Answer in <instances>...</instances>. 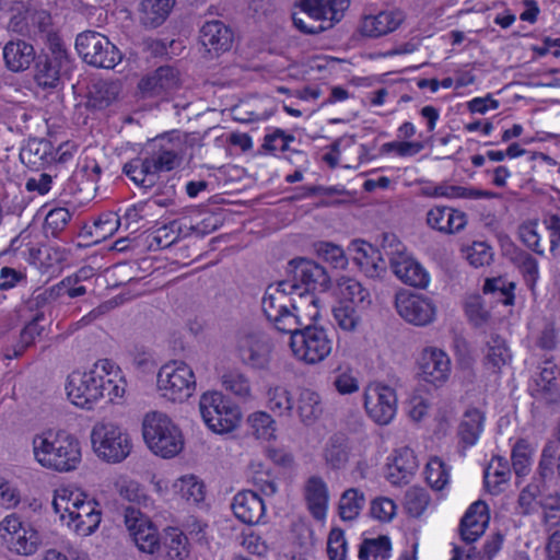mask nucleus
<instances>
[{"label":"nucleus","instance_id":"nucleus-55","mask_svg":"<svg viewBox=\"0 0 560 560\" xmlns=\"http://www.w3.org/2000/svg\"><path fill=\"white\" fill-rule=\"evenodd\" d=\"M425 480L434 490H442L448 485L450 469L440 457H432L427 463Z\"/></svg>","mask_w":560,"mask_h":560},{"label":"nucleus","instance_id":"nucleus-51","mask_svg":"<svg viewBox=\"0 0 560 560\" xmlns=\"http://www.w3.org/2000/svg\"><path fill=\"white\" fill-rule=\"evenodd\" d=\"M434 198H464V199H490L494 194L489 190L476 189L464 186L441 184L434 186Z\"/></svg>","mask_w":560,"mask_h":560},{"label":"nucleus","instance_id":"nucleus-38","mask_svg":"<svg viewBox=\"0 0 560 560\" xmlns=\"http://www.w3.org/2000/svg\"><path fill=\"white\" fill-rule=\"evenodd\" d=\"M485 415L478 408H468L459 422L458 436L466 446H472L477 443L483 430Z\"/></svg>","mask_w":560,"mask_h":560},{"label":"nucleus","instance_id":"nucleus-57","mask_svg":"<svg viewBox=\"0 0 560 560\" xmlns=\"http://www.w3.org/2000/svg\"><path fill=\"white\" fill-rule=\"evenodd\" d=\"M72 218L67 208H54L45 218L44 231L46 236L58 237L67 228Z\"/></svg>","mask_w":560,"mask_h":560},{"label":"nucleus","instance_id":"nucleus-60","mask_svg":"<svg viewBox=\"0 0 560 560\" xmlns=\"http://www.w3.org/2000/svg\"><path fill=\"white\" fill-rule=\"evenodd\" d=\"M514 262L520 269L526 284L534 289L539 278L538 261L529 253L521 250L516 253Z\"/></svg>","mask_w":560,"mask_h":560},{"label":"nucleus","instance_id":"nucleus-61","mask_svg":"<svg viewBox=\"0 0 560 560\" xmlns=\"http://www.w3.org/2000/svg\"><path fill=\"white\" fill-rule=\"evenodd\" d=\"M332 385L341 395H349L359 390V380L350 368L336 369Z\"/></svg>","mask_w":560,"mask_h":560},{"label":"nucleus","instance_id":"nucleus-49","mask_svg":"<svg viewBox=\"0 0 560 560\" xmlns=\"http://www.w3.org/2000/svg\"><path fill=\"white\" fill-rule=\"evenodd\" d=\"M90 94L94 107L101 109L106 108L118 98L120 94V83L106 80L97 81L93 84Z\"/></svg>","mask_w":560,"mask_h":560},{"label":"nucleus","instance_id":"nucleus-21","mask_svg":"<svg viewBox=\"0 0 560 560\" xmlns=\"http://www.w3.org/2000/svg\"><path fill=\"white\" fill-rule=\"evenodd\" d=\"M180 84L179 71L172 66H162L141 79L139 90L145 97L162 96L175 91Z\"/></svg>","mask_w":560,"mask_h":560},{"label":"nucleus","instance_id":"nucleus-29","mask_svg":"<svg viewBox=\"0 0 560 560\" xmlns=\"http://www.w3.org/2000/svg\"><path fill=\"white\" fill-rule=\"evenodd\" d=\"M151 214L150 203L145 201L138 202L128 207L122 215L117 213H107L97 220V226L103 223L117 224L119 228L124 226L125 230H129L132 233L143 228L142 221Z\"/></svg>","mask_w":560,"mask_h":560},{"label":"nucleus","instance_id":"nucleus-18","mask_svg":"<svg viewBox=\"0 0 560 560\" xmlns=\"http://www.w3.org/2000/svg\"><path fill=\"white\" fill-rule=\"evenodd\" d=\"M364 408L378 424H388L396 415L397 396L395 390L384 384H370L364 392Z\"/></svg>","mask_w":560,"mask_h":560},{"label":"nucleus","instance_id":"nucleus-41","mask_svg":"<svg viewBox=\"0 0 560 560\" xmlns=\"http://www.w3.org/2000/svg\"><path fill=\"white\" fill-rule=\"evenodd\" d=\"M511 478V468L509 462L501 457L494 456L485 470V483L492 494L500 493Z\"/></svg>","mask_w":560,"mask_h":560},{"label":"nucleus","instance_id":"nucleus-27","mask_svg":"<svg viewBox=\"0 0 560 560\" xmlns=\"http://www.w3.org/2000/svg\"><path fill=\"white\" fill-rule=\"evenodd\" d=\"M488 506L482 501L474 502L462 518L459 532L462 539L468 544L476 541L489 522Z\"/></svg>","mask_w":560,"mask_h":560},{"label":"nucleus","instance_id":"nucleus-12","mask_svg":"<svg viewBox=\"0 0 560 560\" xmlns=\"http://www.w3.org/2000/svg\"><path fill=\"white\" fill-rule=\"evenodd\" d=\"M384 256L395 276L404 283L424 289L430 281L427 270L406 252L405 245L394 235H386L382 245Z\"/></svg>","mask_w":560,"mask_h":560},{"label":"nucleus","instance_id":"nucleus-30","mask_svg":"<svg viewBox=\"0 0 560 560\" xmlns=\"http://www.w3.org/2000/svg\"><path fill=\"white\" fill-rule=\"evenodd\" d=\"M122 171L136 185L145 190L156 185L161 173L149 155L129 161Z\"/></svg>","mask_w":560,"mask_h":560},{"label":"nucleus","instance_id":"nucleus-62","mask_svg":"<svg viewBox=\"0 0 560 560\" xmlns=\"http://www.w3.org/2000/svg\"><path fill=\"white\" fill-rule=\"evenodd\" d=\"M180 224L178 221H172L168 224H165L159 229H156L152 233V241L150 246H155L158 248H167L172 244H174L179 238Z\"/></svg>","mask_w":560,"mask_h":560},{"label":"nucleus","instance_id":"nucleus-64","mask_svg":"<svg viewBox=\"0 0 560 560\" xmlns=\"http://www.w3.org/2000/svg\"><path fill=\"white\" fill-rule=\"evenodd\" d=\"M395 502L386 497L375 498L371 502L370 515L380 522H389L396 515Z\"/></svg>","mask_w":560,"mask_h":560},{"label":"nucleus","instance_id":"nucleus-25","mask_svg":"<svg viewBox=\"0 0 560 560\" xmlns=\"http://www.w3.org/2000/svg\"><path fill=\"white\" fill-rule=\"evenodd\" d=\"M418 468V460L413 451L401 447L395 451L386 465L385 477L394 486L407 483Z\"/></svg>","mask_w":560,"mask_h":560},{"label":"nucleus","instance_id":"nucleus-2","mask_svg":"<svg viewBox=\"0 0 560 560\" xmlns=\"http://www.w3.org/2000/svg\"><path fill=\"white\" fill-rule=\"evenodd\" d=\"M32 446L35 460L46 469L68 472L77 469L81 463L80 442L66 431L36 434Z\"/></svg>","mask_w":560,"mask_h":560},{"label":"nucleus","instance_id":"nucleus-53","mask_svg":"<svg viewBox=\"0 0 560 560\" xmlns=\"http://www.w3.org/2000/svg\"><path fill=\"white\" fill-rule=\"evenodd\" d=\"M364 308L338 302L332 314L338 327L345 331H355L361 324V312Z\"/></svg>","mask_w":560,"mask_h":560},{"label":"nucleus","instance_id":"nucleus-33","mask_svg":"<svg viewBox=\"0 0 560 560\" xmlns=\"http://www.w3.org/2000/svg\"><path fill=\"white\" fill-rule=\"evenodd\" d=\"M22 163L32 168H39L54 159V145L44 138L30 139L20 152Z\"/></svg>","mask_w":560,"mask_h":560},{"label":"nucleus","instance_id":"nucleus-50","mask_svg":"<svg viewBox=\"0 0 560 560\" xmlns=\"http://www.w3.org/2000/svg\"><path fill=\"white\" fill-rule=\"evenodd\" d=\"M222 387L237 399L247 401L252 399V387L248 377L237 371L225 372L221 376Z\"/></svg>","mask_w":560,"mask_h":560},{"label":"nucleus","instance_id":"nucleus-56","mask_svg":"<svg viewBox=\"0 0 560 560\" xmlns=\"http://www.w3.org/2000/svg\"><path fill=\"white\" fill-rule=\"evenodd\" d=\"M430 503L429 492L419 487L409 488L404 498L406 512L412 517H419L423 514Z\"/></svg>","mask_w":560,"mask_h":560},{"label":"nucleus","instance_id":"nucleus-39","mask_svg":"<svg viewBox=\"0 0 560 560\" xmlns=\"http://www.w3.org/2000/svg\"><path fill=\"white\" fill-rule=\"evenodd\" d=\"M339 302L354 305L357 307L366 308L371 303V295L358 280L353 278L342 277L337 283Z\"/></svg>","mask_w":560,"mask_h":560},{"label":"nucleus","instance_id":"nucleus-24","mask_svg":"<svg viewBox=\"0 0 560 560\" xmlns=\"http://www.w3.org/2000/svg\"><path fill=\"white\" fill-rule=\"evenodd\" d=\"M200 42L209 54L219 55L232 47L233 32L222 21H207L200 28Z\"/></svg>","mask_w":560,"mask_h":560},{"label":"nucleus","instance_id":"nucleus-48","mask_svg":"<svg viewBox=\"0 0 560 560\" xmlns=\"http://www.w3.org/2000/svg\"><path fill=\"white\" fill-rule=\"evenodd\" d=\"M247 425L257 440L270 441L276 438V421L266 411H255L247 417Z\"/></svg>","mask_w":560,"mask_h":560},{"label":"nucleus","instance_id":"nucleus-20","mask_svg":"<svg viewBox=\"0 0 560 560\" xmlns=\"http://www.w3.org/2000/svg\"><path fill=\"white\" fill-rule=\"evenodd\" d=\"M125 525L138 549L153 555L160 549V539L156 527L152 522L133 506L125 509Z\"/></svg>","mask_w":560,"mask_h":560},{"label":"nucleus","instance_id":"nucleus-31","mask_svg":"<svg viewBox=\"0 0 560 560\" xmlns=\"http://www.w3.org/2000/svg\"><path fill=\"white\" fill-rule=\"evenodd\" d=\"M351 446L349 439L341 433L331 435L323 450L325 465L331 470H341L349 463Z\"/></svg>","mask_w":560,"mask_h":560},{"label":"nucleus","instance_id":"nucleus-10","mask_svg":"<svg viewBox=\"0 0 560 560\" xmlns=\"http://www.w3.org/2000/svg\"><path fill=\"white\" fill-rule=\"evenodd\" d=\"M196 376L190 365L173 360L163 364L156 375V390L161 398L172 402H184L196 390Z\"/></svg>","mask_w":560,"mask_h":560},{"label":"nucleus","instance_id":"nucleus-7","mask_svg":"<svg viewBox=\"0 0 560 560\" xmlns=\"http://www.w3.org/2000/svg\"><path fill=\"white\" fill-rule=\"evenodd\" d=\"M142 434L148 447L163 458L176 456L184 447L179 428L162 412L154 411L144 417Z\"/></svg>","mask_w":560,"mask_h":560},{"label":"nucleus","instance_id":"nucleus-15","mask_svg":"<svg viewBox=\"0 0 560 560\" xmlns=\"http://www.w3.org/2000/svg\"><path fill=\"white\" fill-rule=\"evenodd\" d=\"M0 532L8 548L20 556L34 555L40 545L38 533L14 513L1 521Z\"/></svg>","mask_w":560,"mask_h":560},{"label":"nucleus","instance_id":"nucleus-17","mask_svg":"<svg viewBox=\"0 0 560 560\" xmlns=\"http://www.w3.org/2000/svg\"><path fill=\"white\" fill-rule=\"evenodd\" d=\"M50 52L39 57L35 66V80L43 88L57 86L61 73L69 69L68 52L59 39L54 36L49 38Z\"/></svg>","mask_w":560,"mask_h":560},{"label":"nucleus","instance_id":"nucleus-42","mask_svg":"<svg viewBox=\"0 0 560 560\" xmlns=\"http://www.w3.org/2000/svg\"><path fill=\"white\" fill-rule=\"evenodd\" d=\"M349 248L355 254L353 257L355 264L365 271H369V268H372L374 271L384 268V253L381 254L371 244L361 240H354Z\"/></svg>","mask_w":560,"mask_h":560},{"label":"nucleus","instance_id":"nucleus-34","mask_svg":"<svg viewBox=\"0 0 560 560\" xmlns=\"http://www.w3.org/2000/svg\"><path fill=\"white\" fill-rule=\"evenodd\" d=\"M175 0H141L139 21L147 28L161 26L168 18Z\"/></svg>","mask_w":560,"mask_h":560},{"label":"nucleus","instance_id":"nucleus-28","mask_svg":"<svg viewBox=\"0 0 560 560\" xmlns=\"http://www.w3.org/2000/svg\"><path fill=\"white\" fill-rule=\"evenodd\" d=\"M427 224L441 233L454 234L462 231L466 224V214L448 207H434L427 213Z\"/></svg>","mask_w":560,"mask_h":560},{"label":"nucleus","instance_id":"nucleus-59","mask_svg":"<svg viewBox=\"0 0 560 560\" xmlns=\"http://www.w3.org/2000/svg\"><path fill=\"white\" fill-rule=\"evenodd\" d=\"M314 246L318 257L331 267L336 269H345L347 267L348 258L339 245L330 242H317Z\"/></svg>","mask_w":560,"mask_h":560},{"label":"nucleus","instance_id":"nucleus-37","mask_svg":"<svg viewBox=\"0 0 560 560\" xmlns=\"http://www.w3.org/2000/svg\"><path fill=\"white\" fill-rule=\"evenodd\" d=\"M485 364L488 369L494 373L509 364L512 359L510 348L506 345L505 339L497 334L489 336L485 347Z\"/></svg>","mask_w":560,"mask_h":560},{"label":"nucleus","instance_id":"nucleus-63","mask_svg":"<svg viewBox=\"0 0 560 560\" xmlns=\"http://www.w3.org/2000/svg\"><path fill=\"white\" fill-rule=\"evenodd\" d=\"M493 258L492 248L485 242H474L467 248V260L475 268L490 265Z\"/></svg>","mask_w":560,"mask_h":560},{"label":"nucleus","instance_id":"nucleus-6","mask_svg":"<svg viewBox=\"0 0 560 560\" xmlns=\"http://www.w3.org/2000/svg\"><path fill=\"white\" fill-rule=\"evenodd\" d=\"M291 277L289 281L295 284L294 292L300 299L301 308L307 307L308 319L319 317L318 300L312 293L315 290H325L329 283V276L324 267L305 258L290 261Z\"/></svg>","mask_w":560,"mask_h":560},{"label":"nucleus","instance_id":"nucleus-40","mask_svg":"<svg viewBox=\"0 0 560 560\" xmlns=\"http://www.w3.org/2000/svg\"><path fill=\"white\" fill-rule=\"evenodd\" d=\"M295 141L293 135L287 133L284 130L276 128L264 137L262 150L268 153H282L284 158L292 162V156L300 158V150L291 149V143Z\"/></svg>","mask_w":560,"mask_h":560},{"label":"nucleus","instance_id":"nucleus-45","mask_svg":"<svg viewBox=\"0 0 560 560\" xmlns=\"http://www.w3.org/2000/svg\"><path fill=\"white\" fill-rule=\"evenodd\" d=\"M44 319L43 313H37L31 322H28L25 327L22 329L20 335V340L16 345L12 347V349H8L4 357L7 359L19 358L24 353L26 348L34 343L36 337L40 336L43 331V326H40V322Z\"/></svg>","mask_w":560,"mask_h":560},{"label":"nucleus","instance_id":"nucleus-1","mask_svg":"<svg viewBox=\"0 0 560 560\" xmlns=\"http://www.w3.org/2000/svg\"><path fill=\"white\" fill-rule=\"evenodd\" d=\"M125 388L121 370L108 359L98 360L86 372H72L66 383L69 400L86 410H92L104 398L116 402L122 398Z\"/></svg>","mask_w":560,"mask_h":560},{"label":"nucleus","instance_id":"nucleus-44","mask_svg":"<svg viewBox=\"0 0 560 560\" xmlns=\"http://www.w3.org/2000/svg\"><path fill=\"white\" fill-rule=\"evenodd\" d=\"M296 413L305 424H312L322 413L320 397L311 389H302L299 394Z\"/></svg>","mask_w":560,"mask_h":560},{"label":"nucleus","instance_id":"nucleus-36","mask_svg":"<svg viewBox=\"0 0 560 560\" xmlns=\"http://www.w3.org/2000/svg\"><path fill=\"white\" fill-rule=\"evenodd\" d=\"M267 408L277 417L290 418L293 415L295 400L291 392L282 385H270L265 394Z\"/></svg>","mask_w":560,"mask_h":560},{"label":"nucleus","instance_id":"nucleus-9","mask_svg":"<svg viewBox=\"0 0 560 560\" xmlns=\"http://www.w3.org/2000/svg\"><path fill=\"white\" fill-rule=\"evenodd\" d=\"M91 444L95 455L108 464L124 462L132 451L128 432L113 422L95 423L91 430Z\"/></svg>","mask_w":560,"mask_h":560},{"label":"nucleus","instance_id":"nucleus-3","mask_svg":"<svg viewBox=\"0 0 560 560\" xmlns=\"http://www.w3.org/2000/svg\"><path fill=\"white\" fill-rule=\"evenodd\" d=\"M294 289L295 284L282 280L268 285L261 300V308L268 322L283 334L298 329L307 312V307L304 305L301 308L300 301L293 298L296 295Z\"/></svg>","mask_w":560,"mask_h":560},{"label":"nucleus","instance_id":"nucleus-54","mask_svg":"<svg viewBox=\"0 0 560 560\" xmlns=\"http://www.w3.org/2000/svg\"><path fill=\"white\" fill-rule=\"evenodd\" d=\"M164 549L167 560H186L189 556L187 536L177 528H171L166 533Z\"/></svg>","mask_w":560,"mask_h":560},{"label":"nucleus","instance_id":"nucleus-23","mask_svg":"<svg viewBox=\"0 0 560 560\" xmlns=\"http://www.w3.org/2000/svg\"><path fill=\"white\" fill-rule=\"evenodd\" d=\"M148 155L160 172H170L179 166L183 158V143L179 139L161 137L152 141Z\"/></svg>","mask_w":560,"mask_h":560},{"label":"nucleus","instance_id":"nucleus-47","mask_svg":"<svg viewBox=\"0 0 560 560\" xmlns=\"http://www.w3.org/2000/svg\"><path fill=\"white\" fill-rule=\"evenodd\" d=\"M392 544L387 536L377 538H365L359 546L358 557L360 560H388L390 557Z\"/></svg>","mask_w":560,"mask_h":560},{"label":"nucleus","instance_id":"nucleus-11","mask_svg":"<svg viewBox=\"0 0 560 560\" xmlns=\"http://www.w3.org/2000/svg\"><path fill=\"white\" fill-rule=\"evenodd\" d=\"M199 410L206 425L219 434L232 432L242 419L241 409L217 390L200 396Z\"/></svg>","mask_w":560,"mask_h":560},{"label":"nucleus","instance_id":"nucleus-22","mask_svg":"<svg viewBox=\"0 0 560 560\" xmlns=\"http://www.w3.org/2000/svg\"><path fill=\"white\" fill-rule=\"evenodd\" d=\"M303 498L310 514L316 521H324L327 516L330 493L323 477L313 475L303 486Z\"/></svg>","mask_w":560,"mask_h":560},{"label":"nucleus","instance_id":"nucleus-5","mask_svg":"<svg viewBox=\"0 0 560 560\" xmlns=\"http://www.w3.org/2000/svg\"><path fill=\"white\" fill-rule=\"evenodd\" d=\"M299 11L292 13L294 26L305 34H318L339 22L349 0H298Z\"/></svg>","mask_w":560,"mask_h":560},{"label":"nucleus","instance_id":"nucleus-35","mask_svg":"<svg viewBox=\"0 0 560 560\" xmlns=\"http://www.w3.org/2000/svg\"><path fill=\"white\" fill-rule=\"evenodd\" d=\"M34 48L24 40L9 42L3 47V59L8 69L23 71L34 60Z\"/></svg>","mask_w":560,"mask_h":560},{"label":"nucleus","instance_id":"nucleus-16","mask_svg":"<svg viewBox=\"0 0 560 560\" xmlns=\"http://www.w3.org/2000/svg\"><path fill=\"white\" fill-rule=\"evenodd\" d=\"M237 350L244 364L256 370H265L271 360L270 338L257 329H245L237 338Z\"/></svg>","mask_w":560,"mask_h":560},{"label":"nucleus","instance_id":"nucleus-14","mask_svg":"<svg viewBox=\"0 0 560 560\" xmlns=\"http://www.w3.org/2000/svg\"><path fill=\"white\" fill-rule=\"evenodd\" d=\"M395 307L399 316L410 325L425 327L436 318L433 300L420 293L401 290L396 293Z\"/></svg>","mask_w":560,"mask_h":560},{"label":"nucleus","instance_id":"nucleus-58","mask_svg":"<svg viewBox=\"0 0 560 560\" xmlns=\"http://www.w3.org/2000/svg\"><path fill=\"white\" fill-rule=\"evenodd\" d=\"M542 509V524L550 530L560 525V494L549 493L539 500Z\"/></svg>","mask_w":560,"mask_h":560},{"label":"nucleus","instance_id":"nucleus-43","mask_svg":"<svg viewBox=\"0 0 560 560\" xmlns=\"http://www.w3.org/2000/svg\"><path fill=\"white\" fill-rule=\"evenodd\" d=\"M365 494L358 488L345 490L339 499L338 512L342 521H354L360 515L365 505Z\"/></svg>","mask_w":560,"mask_h":560},{"label":"nucleus","instance_id":"nucleus-46","mask_svg":"<svg viewBox=\"0 0 560 560\" xmlns=\"http://www.w3.org/2000/svg\"><path fill=\"white\" fill-rule=\"evenodd\" d=\"M173 487L183 500L191 504L203 501L206 495L205 483L195 475L178 478Z\"/></svg>","mask_w":560,"mask_h":560},{"label":"nucleus","instance_id":"nucleus-32","mask_svg":"<svg viewBox=\"0 0 560 560\" xmlns=\"http://www.w3.org/2000/svg\"><path fill=\"white\" fill-rule=\"evenodd\" d=\"M402 22L400 12L383 11L362 20L361 33L369 37H381L394 32Z\"/></svg>","mask_w":560,"mask_h":560},{"label":"nucleus","instance_id":"nucleus-8","mask_svg":"<svg viewBox=\"0 0 560 560\" xmlns=\"http://www.w3.org/2000/svg\"><path fill=\"white\" fill-rule=\"evenodd\" d=\"M307 313L303 316V324L291 335L290 347L294 357L307 364L324 361L332 350V339L324 327L313 326Z\"/></svg>","mask_w":560,"mask_h":560},{"label":"nucleus","instance_id":"nucleus-52","mask_svg":"<svg viewBox=\"0 0 560 560\" xmlns=\"http://www.w3.org/2000/svg\"><path fill=\"white\" fill-rule=\"evenodd\" d=\"M534 447L525 439H520L512 447V467L517 477L526 476L530 471Z\"/></svg>","mask_w":560,"mask_h":560},{"label":"nucleus","instance_id":"nucleus-4","mask_svg":"<svg viewBox=\"0 0 560 560\" xmlns=\"http://www.w3.org/2000/svg\"><path fill=\"white\" fill-rule=\"evenodd\" d=\"M52 509L60 515V520L80 536L91 535L101 523L98 504L93 500H88L86 495L79 491L66 488L57 489Z\"/></svg>","mask_w":560,"mask_h":560},{"label":"nucleus","instance_id":"nucleus-13","mask_svg":"<svg viewBox=\"0 0 560 560\" xmlns=\"http://www.w3.org/2000/svg\"><path fill=\"white\" fill-rule=\"evenodd\" d=\"M75 49L86 63L96 68L114 69L122 59L119 49L105 35L95 31L79 34Z\"/></svg>","mask_w":560,"mask_h":560},{"label":"nucleus","instance_id":"nucleus-26","mask_svg":"<svg viewBox=\"0 0 560 560\" xmlns=\"http://www.w3.org/2000/svg\"><path fill=\"white\" fill-rule=\"evenodd\" d=\"M232 510L241 522L253 525L259 523L265 515V503L256 492L246 490L235 494Z\"/></svg>","mask_w":560,"mask_h":560},{"label":"nucleus","instance_id":"nucleus-19","mask_svg":"<svg viewBox=\"0 0 560 560\" xmlns=\"http://www.w3.org/2000/svg\"><path fill=\"white\" fill-rule=\"evenodd\" d=\"M417 365L421 380L435 387L443 386L451 376V359L445 351L436 347L424 348L417 360Z\"/></svg>","mask_w":560,"mask_h":560}]
</instances>
